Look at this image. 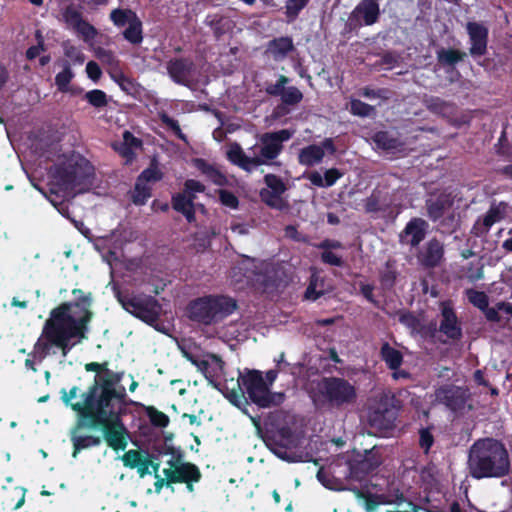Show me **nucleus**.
I'll list each match as a JSON object with an SVG mask.
<instances>
[{
    "label": "nucleus",
    "instance_id": "bf43d9fd",
    "mask_svg": "<svg viewBox=\"0 0 512 512\" xmlns=\"http://www.w3.org/2000/svg\"><path fill=\"white\" fill-rule=\"evenodd\" d=\"M396 280V272L387 267L380 274V282L383 288L390 289L393 287Z\"/></svg>",
    "mask_w": 512,
    "mask_h": 512
},
{
    "label": "nucleus",
    "instance_id": "0e129e2a",
    "mask_svg": "<svg viewBox=\"0 0 512 512\" xmlns=\"http://www.w3.org/2000/svg\"><path fill=\"white\" fill-rule=\"evenodd\" d=\"M123 144H126V146L130 147L134 151L136 149H139L142 147V141L135 137L130 131H124L123 133Z\"/></svg>",
    "mask_w": 512,
    "mask_h": 512
},
{
    "label": "nucleus",
    "instance_id": "13d9d810",
    "mask_svg": "<svg viewBox=\"0 0 512 512\" xmlns=\"http://www.w3.org/2000/svg\"><path fill=\"white\" fill-rule=\"evenodd\" d=\"M141 460L142 458L139 452L136 450H129L122 457L124 465L131 468H136V466H139V464H141Z\"/></svg>",
    "mask_w": 512,
    "mask_h": 512
},
{
    "label": "nucleus",
    "instance_id": "423d86ee",
    "mask_svg": "<svg viewBox=\"0 0 512 512\" xmlns=\"http://www.w3.org/2000/svg\"><path fill=\"white\" fill-rule=\"evenodd\" d=\"M310 398L317 408L344 409L357 400L354 384L342 377H323L315 383Z\"/></svg>",
    "mask_w": 512,
    "mask_h": 512
},
{
    "label": "nucleus",
    "instance_id": "b1692460",
    "mask_svg": "<svg viewBox=\"0 0 512 512\" xmlns=\"http://www.w3.org/2000/svg\"><path fill=\"white\" fill-rule=\"evenodd\" d=\"M163 473L168 483L175 482H198L200 479L199 469L191 463H182L172 469H164Z\"/></svg>",
    "mask_w": 512,
    "mask_h": 512
},
{
    "label": "nucleus",
    "instance_id": "680f3d73",
    "mask_svg": "<svg viewBox=\"0 0 512 512\" xmlns=\"http://www.w3.org/2000/svg\"><path fill=\"white\" fill-rule=\"evenodd\" d=\"M183 188L185 189V192L194 194L204 193L206 190L205 185L195 179H187L184 182Z\"/></svg>",
    "mask_w": 512,
    "mask_h": 512
},
{
    "label": "nucleus",
    "instance_id": "72a5a7b5",
    "mask_svg": "<svg viewBox=\"0 0 512 512\" xmlns=\"http://www.w3.org/2000/svg\"><path fill=\"white\" fill-rule=\"evenodd\" d=\"M123 37L133 45H139L143 41V25L139 17H135L128 27L123 31Z\"/></svg>",
    "mask_w": 512,
    "mask_h": 512
},
{
    "label": "nucleus",
    "instance_id": "6e6552de",
    "mask_svg": "<svg viewBox=\"0 0 512 512\" xmlns=\"http://www.w3.org/2000/svg\"><path fill=\"white\" fill-rule=\"evenodd\" d=\"M238 385L242 392V397L255 404L258 408H271L279 406L285 400L283 392H273L263 379L262 373L258 370L248 371L246 374H240Z\"/></svg>",
    "mask_w": 512,
    "mask_h": 512
},
{
    "label": "nucleus",
    "instance_id": "338daca9",
    "mask_svg": "<svg viewBox=\"0 0 512 512\" xmlns=\"http://www.w3.org/2000/svg\"><path fill=\"white\" fill-rule=\"evenodd\" d=\"M374 286L371 284H361L360 292L363 297L376 307H379V301H377L373 294Z\"/></svg>",
    "mask_w": 512,
    "mask_h": 512
},
{
    "label": "nucleus",
    "instance_id": "a878e982",
    "mask_svg": "<svg viewBox=\"0 0 512 512\" xmlns=\"http://www.w3.org/2000/svg\"><path fill=\"white\" fill-rule=\"evenodd\" d=\"M379 465L380 461L375 459L370 451L366 452L362 459L349 462V477L362 480L365 475L374 471Z\"/></svg>",
    "mask_w": 512,
    "mask_h": 512
},
{
    "label": "nucleus",
    "instance_id": "3c124183",
    "mask_svg": "<svg viewBox=\"0 0 512 512\" xmlns=\"http://www.w3.org/2000/svg\"><path fill=\"white\" fill-rule=\"evenodd\" d=\"M219 200L223 206L230 209H236L239 205V200L235 194L226 189L219 190Z\"/></svg>",
    "mask_w": 512,
    "mask_h": 512
},
{
    "label": "nucleus",
    "instance_id": "7ed1b4c3",
    "mask_svg": "<svg viewBox=\"0 0 512 512\" xmlns=\"http://www.w3.org/2000/svg\"><path fill=\"white\" fill-rule=\"evenodd\" d=\"M33 149L40 158H56L48 169L51 194H61L62 198L74 197L91 188L95 169L83 155L75 151L60 155V140L48 136L37 139L33 143Z\"/></svg>",
    "mask_w": 512,
    "mask_h": 512
},
{
    "label": "nucleus",
    "instance_id": "603ef678",
    "mask_svg": "<svg viewBox=\"0 0 512 512\" xmlns=\"http://www.w3.org/2000/svg\"><path fill=\"white\" fill-rule=\"evenodd\" d=\"M320 259L322 263L335 267H342L344 262L341 255L333 252V251H322L320 254Z\"/></svg>",
    "mask_w": 512,
    "mask_h": 512
},
{
    "label": "nucleus",
    "instance_id": "58836bf2",
    "mask_svg": "<svg viewBox=\"0 0 512 512\" xmlns=\"http://www.w3.org/2000/svg\"><path fill=\"white\" fill-rule=\"evenodd\" d=\"M309 2L310 0H286L284 8L287 22H294Z\"/></svg>",
    "mask_w": 512,
    "mask_h": 512
},
{
    "label": "nucleus",
    "instance_id": "c85d7f7f",
    "mask_svg": "<svg viewBox=\"0 0 512 512\" xmlns=\"http://www.w3.org/2000/svg\"><path fill=\"white\" fill-rule=\"evenodd\" d=\"M324 158L323 148L317 144H311L302 148L298 155L301 165L311 167L322 162Z\"/></svg>",
    "mask_w": 512,
    "mask_h": 512
},
{
    "label": "nucleus",
    "instance_id": "20e7f679",
    "mask_svg": "<svg viewBox=\"0 0 512 512\" xmlns=\"http://www.w3.org/2000/svg\"><path fill=\"white\" fill-rule=\"evenodd\" d=\"M467 469L476 480L503 478L511 469L508 450L495 438L478 439L468 450Z\"/></svg>",
    "mask_w": 512,
    "mask_h": 512
},
{
    "label": "nucleus",
    "instance_id": "473e14b6",
    "mask_svg": "<svg viewBox=\"0 0 512 512\" xmlns=\"http://www.w3.org/2000/svg\"><path fill=\"white\" fill-rule=\"evenodd\" d=\"M466 53L460 52L455 49L439 48L436 51L437 61L443 66H455L457 63L463 61Z\"/></svg>",
    "mask_w": 512,
    "mask_h": 512
},
{
    "label": "nucleus",
    "instance_id": "79ce46f5",
    "mask_svg": "<svg viewBox=\"0 0 512 512\" xmlns=\"http://www.w3.org/2000/svg\"><path fill=\"white\" fill-rule=\"evenodd\" d=\"M84 99L94 108L102 109L108 104L107 94L100 89H93L85 93Z\"/></svg>",
    "mask_w": 512,
    "mask_h": 512
},
{
    "label": "nucleus",
    "instance_id": "69168bd1",
    "mask_svg": "<svg viewBox=\"0 0 512 512\" xmlns=\"http://www.w3.org/2000/svg\"><path fill=\"white\" fill-rule=\"evenodd\" d=\"M86 73L88 78H90L94 82L98 81L102 75L101 68L94 61H89L86 64Z\"/></svg>",
    "mask_w": 512,
    "mask_h": 512
},
{
    "label": "nucleus",
    "instance_id": "09e8293b",
    "mask_svg": "<svg viewBox=\"0 0 512 512\" xmlns=\"http://www.w3.org/2000/svg\"><path fill=\"white\" fill-rule=\"evenodd\" d=\"M431 430V427H424L419 430V445L425 454L429 452L434 444V436Z\"/></svg>",
    "mask_w": 512,
    "mask_h": 512
},
{
    "label": "nucleus",
    "instance_id": "a211bd4d",
    "mask_svg": "<svg viewBox=\"0 0 512 512\" xmlns=\"http://www.w3.org/2000/svg\"><path fill=\"white\" fill-rule=\"evenodd\" d=\"M439 332L452 341L460 340L463 336L461 323L449 302L440 305Z\"/></svg>",
    "mask_w": 512,
    "mask_h": 512
},
{
    "label": "nucleus",
    "instance_id": "49530a36",
    "mask_svg": "<svg viewBox=\"0 0 512 512\" xmlns=\"http://www.w3.org/2000/svg\"><path fill=\"white\" fill-rule=\"evenodd\" d=\"M77 34H79L83 41L89 43L94 40L97 36V29L90 24L89 22L83 20L78 26L73 29Z\"/></svg>",
    "mask_w": 512,
    "mask_h": 512
},
{
    "label": "nucleus",
    "instance_id": "7c9ffc66",
    "mask_svg": "<svg viewBox=\"0 0 512 512\" xmlns=\"http://www.w3.org/2000/svg\"><path fill=\"white\" fill-rule=\"evenodd\" d=\"M380 356L390 370L400 368L403 363V354L401 351L392 347L388 342L382 344Z\"/></svg>",
    "mask_w": 512,
    "mask_h": 512
},
{
    "label": "nucleus",
    "instance_id": "ddd939ff",
    "mask_svg": "<svg viewBox=\"0 0 512 512\" xmlns=\"http://www.w3.org/2000/svg\"><path fill=\"white\" fill-rule=\"evenodd\" d=\"M291 79L278 74L275 82H267L264 91L268 96L278 97L285 106H295L303 99V93L296 87L289 85Z\"/></svg>",
    "mask_w": 512,
    "mask_h": 512
},
{
    "label": "nucleus",
    "instance_id": "2eb2a0df",
    "mask_svg": "<svg viewBox=\"0 0 512 512\" xmlns=\"http://www.w3.org/2000/svg\"><path fill=\"white\" fill-rule=\"evenodd\" d=\"M380 13L378 0H361L351 11L347 24L351 29L372 26L379 20Z\"/></svg>",
    "mask_w": 512,
    "mask_h": 512
},
{
    "label": "nucleus",
    "instance_id": "4be33fe9",
    "mask_svg": "<svg viewBox=\"0 0 512 512\" xmlns=\"http://www.w3.org/2000/svg\"><path fill=\"white\" fill-rule=\"evenodd\" d=\"M166 68L173 82L187 86L194 70V63L187 58H174L167 62Z\"/></svg>",
    "mask_w": 512,
    "mask_h": 512
},
{
    "label": "nucleus",
    "instance_id": "bb28decb",
    "mask_svg": "<svg viewBox=\"0 0 512 512\" xmlns=\"http://www.w3.org/2000/svg\"><path fill=\"white\" fill-rule=\"evenodd\" d=\"M194 166L213 184L223 186L227 183L225 175L205 159L196 158L194 160Z\"/></svg>",
    "mask_w": 512,
    "mask_h": 512
},
{
    "label": "nucleus",
    "instance_id": "5fc2aeb1",
    "mask_svg": "<svg viewBox=\"0 0 512 512\" xmlns=\"http://www.w3.org/2000/svg\"><path fill=\"white\" fill-rule=\"evenodd\" d=\"M59 197H62L61 194L55 197H47L48 201L57 209V211L65 218L71 220L70 210L68 204H66L63 200H58Z\"/></svg>",
    "mask_w": 512,
    "mask_h": 512
},
{
    "label": "nucleus",
    "instance_id": "412c9836",
    "mask_svg": "<svg viewBox=\"0 0 512 512\" xmlns=\"http://www.w3.org/2000/svg\"><path fill=\"white\" fill-rule=\"evenodd\" d=\"M196 367L213 387L220 390L223 361L217 355L210 353L203 355L196 363Z\"/></svg>",
    "mask_w": 512,
    "mask_h": 512
},
{
    "label": "nucleus",
    "instance_id": "774afa93",
    "mask_svg": "<svg viewBox=\"0 0 512 512\" xmlns=\"http://www.w3.org/2000/svg\"><path fill=\"white\" fill-rule=\"evenodd\" d=\"M65 55L72 59L74 62L83 63L84 54L75 46H66L64 49Z\"/></svg>",
    "mask_w": 512,
    "mask_h": 512
},
{
    "label": "nucleus",
    "instance_id": "6e6d98bb",
    "mask_svg": "<svg viewBox=\"0 0 512 512\" xmlns=\"http://www.w3.org/2000/svg\"><path fill=\"white\" fill-rule=\"evenodd\" d=\"M113 148L125 159L126 164L132 163V161L135 159L136 155L134 150L126 146V144H123L122 142L115 143L113 144Z\"/></svg>",
    "mask_w": 512,
    "mask_h": 512
},
{
    "label": "nucleus",
    "instance_id": "9d476101",
    "mask_svg": "<svg viewBox=\"0 0 512 512\" xmlns=\"http://www.w3.org/2000/svg\"><path fill=\"white\" fill-rule=\"evenodd\" d=\"M453 205L454 198L451 194L444 192L425 200L427 217L438 225L442 233H452L459 226Z\"/></svg>",
    "mask_w": 512,
    "mask_h": 512
},
{
    "label": "nucleus",
    "instance_id": "37998d69",
    "mask_svg": "<svg viewBox=\"0 0 512 512\" xmlns=\"http://www.w3.org/2000/svg\"><path fill=\"white\" fill-rule=\"evenodd\" d=\"M160 121L162 124H164L167 128H169L173 134L183 142L187 143V136L182 132L180 125L177 120L170 117L166 112H160L158 114Z\"/></svg>",
    "mask_w": 512,
    "mask_h": 512
},
{
    "label": "nucleus",
    "instance_id": "dca6fc26",
    "mask_svg": "<svg viewBox=\"0 0 512 512\" xmlns=\"http://www.w3.org/2000/svg\"><path fill=\"white\" fill-rule=\"evenodd\" d=\"M444 254V243L433 237L424 245L418 247L416 254L417 263L425 269H434L442 263Z\"/></svg>",
    "mask_w": 512,
    "mask_h": 512
},
{
    "label": "nucleus",
    "instance_id": "cd10ccee",
    "mask_svg": "<svg viewBox=\"0 0 512 512\" xmlns=\"http://www.w3.org/2000/svg\"><path fill=\"white\" fill-rule=\"evenodd\" d=\"M507 204L505 202H493L482 218L484 232L487 233L491 227L500 222L506 214Z\"/></svg>",
    "mask_w": 512,
    "mask_h": 512
},
{
    "label": "nucleus",
    "instance_id": "de8ad7c7",
    "mask_svg": "<svg viewBox=\"0 0 512 512\" xmlns=\"http://www.w3.org/2000/svg\"><path fill=\"white\" fill-rule=\"evenodd\" d=\"M163 178V173L157 167H148L144 169L137 177L139 182L142 181L144 184H149L151 182L160 181Z\"/></svg>",
    "mask_w": 512,
    "mask_h": 512
},
{
    "label": "nucleus",
    "instance_id": "e2e57ef3",
    "mask_svg": "<svg viewBox=\"0 0 512 512\" xmlns=\"http://www.w3.org/2000/svg\"><path fill=\"white\" fill-rule=\"evenodd\" d=\"M95 54H96V57L103 63H107L109 65H114L117 62L115 54L110 50H106L104 48H98L96 50Z\"/></svg>",
    "mask_w": 512,
    "mask_h": 512
},
{
    "label": "nucleus",
    "instance_id": "f704fd0d",
    "mask_svg": "<svg viewBox=\"0 0 512 512\" xmlns=\"http://www.w3.org/2000/svg\"><path fill=\"white\" fill-rule=\"evenodd\" d=\"M152 187L149 184H144L136 179L135 186L131 192V200L135 205L142 206L146 204L151 197Z\"/></svg>",
    "mask_w": 512,
    "mask_h": 512
},
{
    "label": "nucleus",
    "instance_id": "f03ea898",
    "mask_svg": "<svg viewBox=\"0 0 512 512\" xmlns=\"http://www.w3.org/2000/svg\"><path fill=\"white\" fill-rule=\"evenodd\" d=\"M73 295L77 301L63 303L50 312L41 335L25 361L28 370L37 371L36 364L58 351L61 352L62 363L72 348L86 338L92 317L89 309L91 298L82 295L78 289L73 290Z\"/></svg>",
    "mask_w": 512,
    "mask_h": 512
},
{
    "label": "nucleus",
    "instance_id": "4d7b16f0",
    "mask_svg": "<svg viewBox=\"0 0 512 512\" xmlns=\"http://www.w3.org/2000/svg\"><path fill=\"white\" fill-rule=\"evenodd\" d=\"M342 176L343 173L337 168L327 169L323 174L325 188L333 186Z\"/></svg>",
    "mask_w": 512,
    "mask_h": 512
},
{
    "label": "nucleus",
    "instance_id": "e433bc0d",
    "mask_svg": "<svg viewBox=\"0 0 512 512\" xmlns=\"http://www.w3.org/2000/svg\"><path fill=\"white\" fill-rule=\"evenodd\" d=\"M364 208L367 213L376 214L386 211L388 204L381 198L380 192L374 191L364 200Z\"/></svg>",
    "mask_w": 512,
    "mask_h": 512
},
{
    "label": "nucleus",
    "instance_id": "2f4dec72",
    "mask_svg": "<svg viewBox=\"0 0 512 512\" xmlns=\"http://www.w3.org/2000/svg\"><path fill=\"white\" fill-rule=\"evenodd\" d=\"M325 292V279L315 272L312 273L309 284L304 293V299L314 302L323 296Z\"/></svg>",
    "mask_w": 512,
    "mask_h": 512
},
{
    "label": "nucleus",
    "instance_id": "864d4df0",
    "mask_svg": "<svg viewBox=\"0 0 512 512\" xmlns=\"http://www.w3.org/2000/svg\"><path fill=\"white\" fill-rule=\"evenodd\" d=\"M399 322L411 330H416L419 326L418 318L410 311L401 312L399 315Z\"/></svg>",
    "mask_w": 512,
    "mask_h": 512
},
{
    "label": "nucleus",
    "instance_id": "1a4fd4ad",
    "mask_svg": "<svg viewBox=\"0 0 512 512\" xmlns=\"http://www.w3.org/2000/svg\"><path fill=\"white\" fill-rule=\"evenodd\" d=\"M113 292L124 310L148 325L154 326L158 321L162 306L158 300L144 293H122L114 284Z\"/></svg>",
    "mask_w": 512,
    "mask_h": 512
},
{
    "label": "nucleus",
    "instance_id": "c03bdc74",
    "mask_svg": "<svg viewBox=\"0 0 512 512\" xmlns=\"http://www.w3.org/2000/svg\"><path fill=\"white\" fill-rule=\"evenodd\" d=\"M316 477L317 480L327 489L334 491H340L344 489L343 483L341 481L335 479L333 476H331L323 469H320L317 472Z\"/></svg>",
    "mask_w": 512,
    "mask_h": 512
},
{
    "label": "nucleus",
    "instance_id": "ea45409f",
    "mask_svg": "<svg viewBox=\"0 0 512 512\" xmlns=\"http://www.w3.org/2000/svg\"><path fill=\"white\" fill-rule=\"evenodd\" d=\"M61 16L65 24L71 29H74L84 20L82 13L72 4L62 9Z\"/></svg>",
    "mask_w": 512,
    "mask_h": 512
},
{
    "label": "nucleus",
    "instance_id": "4c0bfd02",
    "mask_svg": "<svg viewBox=\"0 0 512 512\" xmlns=\"http://www.w3.org/2000/svg\"><path fill=\"white\" fill-rule=\"evenodd\" d=\"M74 77V72L71 69L70 63L65 61L63 69L55 76V85L58 91L66 93L69 90V84Z\"/></svg>",
    "mask_w": 512,
    "mask_h": 512
},
{
    "label": "nucleus",
    "instance_id": "9b49d317",
    "mask_svg": "<svg viewBox=\"0 0 512 512\" xmlns=\"http://www.w3.org/2000/svg\"><path fill=\"white\" fill-rule=\"evenodd\" d=\"M299 442V436L290 427L284 426L278 429L274 439L267 442V446L279 459L295 463L301 461V455L294 451Z\"/></svg>",
    "mask_w": 512,
    "mask_h": 512
},
{
    "label": "nucleus",
    "instance_id": "052dcab7",
    "mask_svg": "<svg viewBox=\"0 0 512 512\" xmlns=\"http://www.w3.org/2000/svg\"><path fill=\"white\" fill-rule=\"evenodd\" d=\"M149 418L151 423L156 427H166L169 423L168 416L155 409L149 412Z\"/></svg>",
    "mask_w": 512,
    "mask_h": 512
},
{
    "label": "nucleus",
    "instance_id": "4468645a",
    "mask_svg": "<svg viewBox=\"0 0 512 512\" xmlns=\"http://www.w3.org/2000/svg\"><path fill=\"white\" fill-rule=\"evenodd\" d=\"M396 418L397 412L387 399H381L368 409V423L378 431L393 429Z\"/></svg>",
    "mask_w": 512,
    "mask_h": 512
},
{
    "label": "nucleus",
    "instance_id": "f8f14e48",
    "mask_svg": "<svg viewBox=\"0 0 512 512\" xmlns=\"http://www.w3.org/2000/svg\"><path fill=\"white\" fill-rule=\"evenodd\" d=\"M435 401L454 414L461 413L470 398L469 389L454 384H444L435 390Z\"/></svg>",
    "mask_w": 512,
    "mask_h": 512
},
{
    "label": "nucleus",
    "instance_id": "a19ab883",
    "mask_svg": "<svg viewBox=\"0 0 512 512\" xmlns=\"http://www.w3.org/2000/svg\"><path fill=\"white\" fill-rule=\"evenodd\" d=\"M465 295L474 307L478 308L480 311L485 310L487 305L489 304V297L483 291H478L473 288L466 289Z\"/></svg>",
    "mask_w": 512,
    "mask_h": 512
},
{
    "label": "nucleus",
    "instance_id": "a18cd8bd",
    "mask_svg": "<svg viewBox=\"0 0 512 512\" xmlns=\"http://www.w3.org/2000/svg\"><path fill=\"white\" fill-rule=\"evenodd\" d=\"M350 105V111L355 116L369 117L375 113V108L373 106L358 99H352Z\"/></svg>",
    "mask_w": 512,
    "mask_h": 512
},
{
    "label": "nucleus",
    "instance_id": "0eeeda50",
    "mask_svg": "<svg viewBox=\"0 0 512 512\" xmlns=\"http://www.w3.org/2000/svg\"><path fill=\"white\" fill-rule=\"evenodd\" d=\"M237 309L234 298L226 295H205L188 305L189 318L203 325H214L233 314Z\"/></svg>",
    "mask_w": 512,
    "mask_h": 512
},
{
    "label": "nucleus",
    "instance_id": "39448f33",
    "mask_svg": "<svg viewBox=\"0 0 512 512\" xmlns=\"http://www.w3.org/2000/svg\"><path fill=\"white\" fill-rule=\"evenodd\" d=\"M295 132V129L285 128L263 133L259 137L258 154L254 157L246 155L240 144L233 142L226 152L227 159L248 173H252L262 165H280L274 160L282 153L284 143L289 141Z\"/></svg>",
    "mask_w": 512,
    "mask_h": 512
},
{
    "label": "nucleus",
    "instance_id": "f257e3e1",
    "mask_svg": "<svg viewBox=\"0 0 512 512\" xmlns=\"http://www.w3.org/2000/svg\"><path fill=\"white\" fill-rule=\"evenodd\" d=\"M121 377L122 373L105 372L97 377L96 385L82 395V402L72 405L78 416L76 425L70 430L73 458H77L82 450L101 444L99 436L84 435L81 429L101 427L111 448L125 450L127 447L130 436L121 420L127 409V399L126 390L120 384Z\"/></svg>",
    "mask_w": 512,
    "mask_h": 512
},
{
    "label": "nucleus",
    "instance_id": "aec40b11",
    "mask_svg": "<svg viewBox=\"0 0 512 512\" xmlns=\"http://www.w3.org/2000/svg\"><path fill=\"white\" fill-rule=\"evenodd\" d=\"M429 231V223L420 217L411 218L399 234V241L411 248H418L426 238Z\"/></svg>",
    "mask_w": 512,
    "mask_h": 512
},
{
    "label": "nucleus",
    "instance_id": "c9c22d12",
    "mask_svg": "<svg viewBox=\"0 0 512 512\" xmlns=\"http://www.w3.org/2000/svg\"><path fill=\"white\" fill-rule=\"evenodd\" d=\"M135 17L138 16L131 9L116 8L113 9L110 13V20L118 28L129 25L131 21L135 19Z\"/></svg>",
    "mask_w": 512,
    "mask_h": 512
},
{
    "label": "nucleus",
    "instance_id": "8fccbe9b",
    "mask_svg": "<svg viewBox=\"0 0 512 512\" xmlns=\"http://www.w3.org/2000/svg\"><path fill=\"white\" fill-rule=\"evenodd\" d=\"M178 347L180 351L182 352L183 356L189 360L194 366H196V363L201 359L202 356H199L196 353V348L193 347L191 343L187 342H181L178 343Z\"/></svg>",
    "mask_w": 512,
    "mask_h": 512
},
{
    "label": "nucleus",
    "instance_id": "393cba45",
    "mask_svg": "<svg viewBox=\"0 0 512 512\" xmlns=\"http://www.w3.org/2000/svg\"><path fill=\"white\" fill-rule=\"evenodd\" d=\"M372 141L378 149L395 153L400 151L404 143L396 132L378 131L372 136Z\"/></svg>",
    "mask_w": 512,
    "mask_h": 512
},
{
    "label": "nucleus",
    "instance_id": "6ab92c4d",
    "mask_svg": "<svg viewBox=\"0 0 512 512\" xmlns=\"http://www.w3.org/2000/svg\"><path fill=\"white\" fill-rule=\"evenodd\" d=\"M469 37V53L471 57H482L487 53L489 29L483 23L469 21L466 24Z\"/></svg>",
    "mask_w": 512,
    "mask_h": 512
},
{
    "label": "nucleus",
    "instance_id": "f3484780",
    "mask_svg": "<svg viewBox=\"0 0 512 512\" xmlns=\"http://www.w3.org/2000/svg\"><path fill=\"white\" fill-rule=\"evenodd\" d=\"M263 181L266 187L259 192L261 200L271 208L281 209L283 206L282 195L287 190L284 181L281 177L271 173L266 174Z\"/></svg>",
    "mask_w": 512,
    "mask_h": 512
},
{
    "label": "nucleus",
    "instance_id": "5701e85b",
    "mask_svg": "<svg viewBox=\"0 0 512 512\" xmlns=\"http://www.w3.org/2000/svg\"><path fill=\"white\" fill-rule=\"evenodd\" d=\"M295 50L294 42L290 36L273 38L266 44L265 54L273 61H284Z\"/></svg>",
    "mask_w": 512,
    "mask_h": 512
},
{
    "label": "nucleus",
    "instance_id": "c756f323",
    "mask_svg": "<svg viewBox=\"0 0 512 512\" xmlns=\"http://www.w3.org/2000/svg\"><path fill=\"white\" fill-rule=\"evenodd\" d=\"M172 208L182 214L187 222L195 221V212L197 204H190V200L186 199L182 194L176 193L171 198Z\"/></svg>",
    "mask_w": 512,
    "mask_h": 512
}]
</instances>
